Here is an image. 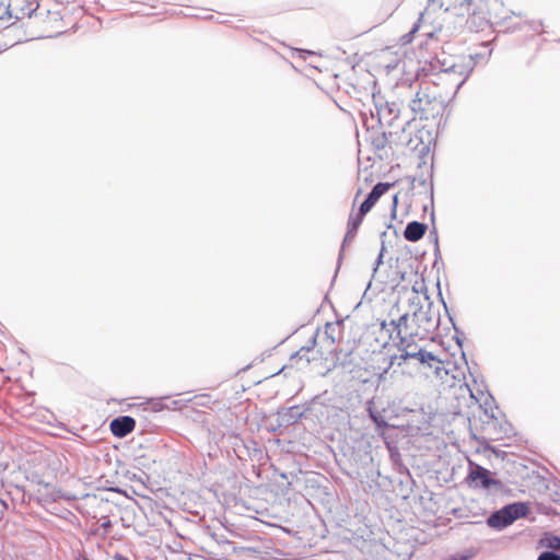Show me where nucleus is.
Returning a JSON list of instances; mask_svg holds the SVG:
<instances>
[{
  "mask_svg": "<svg viewBox=\"0 0 560 560\" xmlns=\"http://www.w3.org/2000/svg\"><path fill=\"white\" fill-rule=\"evenodd\" d=\"M396 208H397V196H394V200H393V209H392V215L395 217L396 215Z\"/></svg>",
  "mask_w": 560,
  "mask_h": 560,
  "instance_id": "obj_29",
  "label": "nucleus"
},
{
  "mask_svg": "<svg viewBox=\"0 0 560 560\" xmlns=\"http://www.w3.org/2000/svg\"><path fill=\"white\" fill-rule=\"evenodd\" d=\"M164 398H165V397H163V398H158V399H152V400L150 401V404H151V406H152V409H153L154 411H160V410H162V409L166 408V405H163V402H162V400H163Z\"/></svg>",
  "mask_w": 560,
  "mask_h": 560,
  "instance_id": "obj_23",
  "label": "nucleus"
},
{
  "mask_svg": "<svg viewBox=\"0 0 560 560\" xmlns=\"http://www.w3.org/2000/svg\"><path fill=\"white\" fill-rule=\"evenodd\" d=\"M527 491L532 497H544L560 502V489L552 474L545 466L527 456Z\"/></svg>",
  "mask_w": 560,
  "mask_h": 560,
  "instance_id": "obj_3",
  "label": "nucleus"
},
{
  "mask_svg": "<svg viewBox=\"0 0 560 560\" xmlns=\"http://www.w3.org/2000/svg\"><path fill=\"white\" fill-rule=\"evenodd\" d=\"M469 390L471 397L475 398L477 401H480L481 397L485 396L483 390L479 386L476 389L469 388Z\"/></svg>",
  "mask_w": 560,
  "mask_h": 560,
  "instance_id": "obj_24",
  "label": "nucleus"
},
{
  "mask_svg": "<svg viewBox=\"0 0 560 560\" xmlns=\"http://www.w3.org/2000/svg\"><path fill=\"white\" fill-rule=\"evenodd\" d=\"M357 235V231L348 228L347 229V233L343 237V241H342V244H341V248H340V252H339V256H338V262L340 264L342 258H343V253H345V248L348 244H350L354 237Z\"/></svg>",
  "mask_w": 560,
  "mask_h": 560,
  "instance_id": "obj_17",
  "label": "nucleus"
},
{
  "mask_svg": "<svg viewBox=\"0 0 560 560\" xmlns=\"http://www.w3.org/2000/svg\"><path fill=\"white\" fill-rule=\"evenodd\" d=\"M475 65L474 57L469 55L468 57L463 58L459 62L453 63L452 66L443 69L439 74V79L443 83L452 85L454 88L453 94L455 95L468 79Z\"/></svg>",
  "mask_w": 560,
  "mask_h": 560,
  "instance_id": "obj_5",
  "label": "nucleus"
},
{
  "mask_svg": "<svg viewBox=\"0 0 560 560\" xmlns=\"http://www.w3.org/2000/svg\"><path fill=\"white\" fill-rule=\"evenodd\" d=\"M427 229V224L419 221H411L404 231V237L409 242H418L424 236Z\"/></svg>",
  "mask_w": 560,
  "mask_h": 560,
  "instance_id": "obj_13",
  "label": "nucleus"
},
{
  "mask_svg": "<svg viewBox=\"0 0 560 560\" xmlns=\"http://www.w3.org/2000/svg\"><path fill=\"white\" fill-rule=\"evenodd\" d=\"M472 558V552L466 551V552H456L451 556H448L445 560H469Z\"/></svg>",
  "mask_w": 560,
  "mask_h": 560,
  "instance_id": "obj_20",
  "label": "nucleus"
},
{
  "mask_svg": "<svg viewBox=\"0 0 560 560\" xmlns=\"http://www.w3.org/2000/svg\"><path fill=\"white\" fill-rule=\"evenodd\" d=\"M390 183H377L360 205L361 213L366 214L377 200L393 186Z\"/></svg>",
  "mask_w": 560,
  "mask_h": 560,
  "instance_id": "obj_11",
  "label": "nucleus"
},
{
  "mask_svg": "<svg viewBox=\"0 0 560 560\" xmlns=\"http://www.w3.org/2000/svg\"><path fill=\"white\" fill-rule=\"evenodd\" d=\"M384 252H385V245L384 243L382 244V247H381V250H380V254L376 258V261H375V268H374V271L377 270L378 266L383 264V256H384Z\"/></svg>",
  "mask_w": 560,
  "mask_h": 560,
  "instance_id": "obj_25",
  "label": "nucleus"
},
{
  "mask_svg": "<svg viewBox=\"0 0 560 560\" xmlns=\"http://www.w3.org/2000/svg\"><path fill=\"white\" fill-rule=\"evenodd\" d=\"M113 559L114 560H129L127 557H125L121 553H115Z\"/></svg>",
  "mask_w": 560,
  "mask_h": 560,
  "instance_id": "obj_31",
  "label": "nucleus"
},
{
  "mask_svg": "<svg viewBox=\"0 0 560 560\" xmlns=\"http://www.w3.org/2000/svg\"><path fill=\"white\" fill-rule=\"evenodd\" d=\"M440 319V310L432 302H427V305H421L412 314L405 313L389 323L383 320L381 329L388 334L389 339L393 338L394 334L400 336L405 332L424 340L438 330Z\"/></svg>",
  "mask_w": 560,
  "mask_h": 560,
  "instance_id": "obj_1",
  "label": "nucleus"
},
{
  "mask_svg": "<svg viewBox=\"0 0 560 560\" xmlns=\"http://www.w3.org/2000/svg\"><path fill=\"white\" fill-rule=\"evenodd\" d=\"M39 8V2L37 0H22V3L19 8H13L15 11V18L18 20L24 18H32V15Z\"/></svg>",
  "mask_w": 560,
  "mask_h": 560,
  "instance_id": "obj_14",
  "label": "nucleus"
},
{
  "mask_svg": "<svg viewBox=\"0 0 560 560\" xmlns=\"http://www.w3.org/2000/svg\"><path fill=\"white\" fill-rule=\"evenodd\" d=\"M397 361V364L398 366H401L402 363H405L406 361H401L399 355H392L389 358V363L387 365V368L384 370V372L380 375V378H382L384 376V374H386L388 372V370L394 365V363Z\"/></svg>",
  "mask_w": 560,
  "mask_h": 560,
  "instance_id": "obj_21",
  "label": "nucleus"
},
{
  "mask_svg": "<svg viewBox=\"0 0 560 560\" xmlns=\"http://www.w3.org/2000/svg\"><path fill=\"white\" fill-rule=\"evenodd\" d=\"M365 214L361 213V209L357 213H351L348 220V228L358 232L359 226L361 225L363 218Z\"/></svg>",
  "mask_w": 560,
  "mask_h": 560,
  "instance_id": "obj_18",
  "label": "nucleus"
},
{
  "mask_svg": "<svg viewBox=\"0 0 560 560\" xmlns=\"http://www.w3.org/2000/svg\"><path fill=\"white\" fill-rule=\"evenodd\" d=\"M522 517H525V502H516L491 513L487 524L491 528L502 530Z\"/></svg>",
  "mask_w": 560,
  "mask_h": 560,
  "instance_id": "obj_6",
  "label": "nucleus"
},
{
  "mask_svg": "<svg viewBox=\"0 0 560 560\" xmlns=\"http://www.w3.org/2000/svg\"><path fill=\"white\" fill-rule=\"evenodd\" d=\"M373 102L375 112L371 110V120H376L381 126L393 125L394 120L399 116V105L395 102L384 101L381 95L376 94H373Z\"/></svg>",
  "mask_w": 560,
  "mask_h": 560,
  "instance_id": "obj_7",
  "label": "nucleus"
},
{
  "mask_svg": "<svg viewBox=\"0 0 560 560\" xmlns=\"http://www.w3.org/2000/svg\"><path fill=\"white\" fill-rule=\"evenodd\" d=\"M435 0H429V3H434Z\"/></svg>",
  "mask_w": 560,
  "mask_h": 560,
  "instance_id": "obj_36",
  "label": "nucleus"
},
{
  "mask_svg": "<svg viewBox=\"0 0 560 560\" xmlns=\"http://www.w3.org/2000/svg\"><path fill=\"white\" fill-rule=\"evenodd\" d=\"M527 27H530L536 33L540 32L541 23L540 22H532L530 24L527 23Z\"/></svg>",
  "mask_w": 560,
  "mask_h": 560,
  "instance_id": "obj_28",
  "label": "nucleus"
},
{
  "mask_svg": "<svg viewBox=\"0 0 560 560\" xmlns=\"http://www.w3.org/2000/svg\"><path fill=\"white\" fill-rule=\"evenodd\" d=\"M75 560H91V559H89V558H86V557H79V558H77Z\"/></svg>",
  "mask_w": 560,
  "mask_h": 560,
  "instance_id": "obj_34",
  "label": "nucleus"
},
{
  "mask_svg": "<svg viewBox=\"0 0 560 560\" xmlns=\"http://www.w3.org/2000/svg\"><path fill=\"white\" fill-rule=\"evenodd\" d=\"M101 526L106 529V528H109L112 526V523H110L109 520H106L104 523H102Z\"/></svg>",
  "mask_w": 560,
  "mask_h": 560,
  "instance_id": "obj_32",
  "label": "nucleus"
},
{
  "mask_svg": "<svg viewBox=\"0 0 560 560\" xmlns=\"http://www.w3.org/2000/svg\"><path fill=\"white\" fill-rule=\"evenodd\" d=\"M417 30H418V25H415V26H413V28H412V31H411V33L417 32Z\"/></svg>",
  "mask_w": 560,
  "mask_h": 560,
  "instance_id": "obj_35",
  "label": "nucleus"
},
{
  "mask_svg": "<svg viewBox=\"0 0 560 560\" xmlns=\"http://www.w3.org/2000/svg\"><path fill=\"white\" fill-rule=\"evenodd\" d=\"M300 54H307V55H313V51L311 50H304V49H296Z\"/></svg>",
  "mask_w": 560,
  "mask_h": 560,
  "instance_id": "obj_33",
  "label": "nucleus"
},
{
  "mask_svg": "<svg viewBox=\"0 0 560 560\" xmlns=\"http://www.w3.org/2000/svg\"><path fill=\"white\" fill-rule=\"evenodd\" d=\"M526 511H527V521H533L534 517L530 516L532 514V508H530V503L527 501V508H526Z\"/></svg>",
  "mask_w": 560,
  "mask_h": 560,
  "instance_id": "obj_30",
  "label": "nucleus"
},
{
  "mask_svg": "<svg viewBox=\"0 0 560 560\" xmlns=\"http://www.w3.org/2000/svg\"><path fill=\"white\" fill-rule=\"evenodd\" d=\"M435 101V96L431 97L429 93L420 89L415 97L410 102V108L416 114H421L420 118L423 116L428 118V115L431 113V106L433 105V102Z\"/></svg>",
  "mask_w": 560,
  "mask_h": 560,
  "instance_id": "obj_9",
  "label": "nucleus"
},
{
  "mask_svg": "<svg viewBox=\"0 0 560 560\" xmlns=\"http://www.w3.org/2000/svg\"><path fill=\"white\" fill-rule=\"evenodd\" d=\"M540 545L550 549L549 551L558 553L560 551V536L552 533H546L539 540Z\"/></svg>",
  "mask_w": 560,
  "mask_h": 560,
  "instance_id": "obj_16",
  "label": "nucleus"
},
{
  "mask_svg": "<svg viewBox=\"0 0 560 560\" xmlns=\"http://www.w3.org/2000/svg\"><path fill=\"white\" fill-rule=\"evenodd\" d=\"M399 358L401 361L417 360L423 369L431 370L436 377H441L442 372H445L443 361L425 349H419L417 352H406V354H399Z\"/></svg>",
  "mask_w": 560,
  "mask_h": 560,
  "instance_id": "obj_8",
  "label": "nucleus"
},
{
  "mask_svg": "<svg viewBox=\"0 0 560 560\" xmlns=\"http://www.w3.org/2000/svg\"><path fill=\"white\" fill-rule=\"evenodd\" d=\"M537 560H560V555L552 551H542Z\"/></svg>",
  "mask_w": 560,
  "mask_h": 560,
  "instance_id": "obj_22",
  "label": "nucleus"
},
{
  "mask_svg": "<svg viewBox=\"0 0 560 560\" xmlns=\"http://www.w3.org/2000/svg\"><path fill=\"white\" fill-rule=\"evenodd\" d=\"M415 338H418V336H411L405 332H402L400 336L395 334V339H397L395 346L398 351H400V354H406V352H417V350L421 349L416 343ZM392 339H394V337Z\"/></svg>",
  "mask_w": 560,
  "mask_h": 560,
  "instance_id": "obj_12",
  "label": "nucleus"
},
{
  "mask_svg": "<svg viewBox=\"0 0 560 560\" xmlns=\"http://www.w3.org/2000/svg\"><path fill=\"white\" fill-rule=\"evenodd\" d=\"M339 331V323H327L325 326V335L330 340L331 343H335L337 337L335 332Z\"/></svg>",
  "mask_w": 560,
  "mask_h": 560,
  "instance_id": "obj_19",
  "label": "nucleus"
},
{
  "mask_svg": "<svg viewBox=\"0 0 560 560\" xmlns=\"http://www.w3.org/2000/svg\"><path fill=\"white\" fill-rule=\"evenodd\" d=\"M136 427V420L130 416H119L114 418L109 428L114 436L125 438L133 431Z\"/></svg>",
  "mask_w": 560,
  "mask_h": 560,
  "instance_id": "obj_10",
  "label": "nucleus"
},
{
  "mask_svg": "<svg viewBox=\"0 0 560 560\" xmlns=\"http://www.w3.org/2000/svg\"><path fill=\"white\" fill-rule=\"evenodd\" d=\"M183 406L182 400H172L170 405H166L168 409H179Z\"/></svg>",
  "mask_w": 560,
  "mask_h": 560,
  "instance_id": "obj_27",
  "label": "nucleus"
},
{
  "mask_svg": "<svg viewBox=\"0 0 560 560\" xmlns=\"http://www.w3.org/2000/svg\"><path fill=\"white\" fill-rule=\"evenodd\" d=\"M494 475V472H491L483 466L469 460L466 482L472 489H481L494 492L502 491L504 485L500 479H497Z\"/></svg>",
  "mask_w": 560,
  "mask_h": 560,
  "instance_id": "obj_4",
  "label": "nucleus"
},
{
  "mask_svg": "<svg viewBox=\"0 0 560 560\" xmlns=\"http://www.w3.org/2000/svg\"><path fill=\"white\" fill-rule=\"evenodd\" d=\"M280 416L282 421L287 425H291L296 423L300 419H302L304 412L300 406H291L289 408L283 409L282 412H280Z\"/></svg>",
  "mask_w": 560,
  "mask_h": 560,
  "instance_id": "obj_15",
  "label": "nucleus"
},
{
  "mask_svg": "<svg viewBox=\"0 0 560 560\" xmlns=\"http://www.w3.org/2000/svg\"><path fill=\"white\" fill-rule=\"evenodd\" d=\"M498 0H458L451 9L454 15L466 18V25L470 30L483 31L489 24H499L492 21L490 7L497 4Z\"/></svg>",
  "mask_w": 560,
  "mask_h": 560,
  "instance_id": "obj_2",
  "label": "nucleus"
},
{
  "mask_svg": "<svg viewBox=\"0 0 560 560\" xmlns=\"http://www.w3.org/2000/svg\"><path fill=\"white\" fill-rule=\"evenodd\" d=\"M386 141H387L386 135L383 133L382 138H378V139L375 140L376 148L377 149H383L385 147V144H386Z\"/></svg>",
  "mask_w": 560,
  "mask_h": 560,
  "instance_id": "obj_26",
  "label": "nucleus"
}]
</instances>
